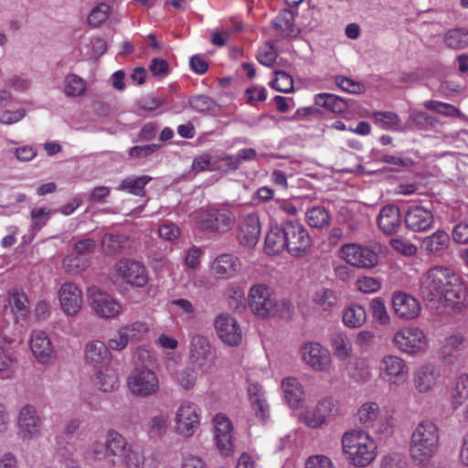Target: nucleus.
<instances>
[{
    "mask_svg": "<svg viewBox=\"0 0 468 468\" xmlns=\"http://www.w3.org/2000/svg\"><path fill=\"white\" fill-rule=\"evenodd\" d=\"M410 126L419 130H428L438 123V120L424 112H412L408 120Z\"/></svg>",
    "mask_w": 468,
    "mask_h": 468,
    "instance_id": "obj_48",
    "label": "nucleus"
},
{
    "mask_svg": "<svg viewBox=\"0 0 468 468\" xmlns=\"http://www.w3.org/2000/svg\"><path fill=\"white\" fill-rule=\"evenodd\" d=\"M314 102L317 106L323 107L334 113L345 112L348 104L343 98L332 93H319L314 96Z\"/></svg>",
    "mask_w": 468,
    "mask_h": 468,
    "instance_id": "obj_35",
    "label": "nucleus"
},
{
    "mask_svg": "<svg viewBox=\"0 0 468 468\" xmlns=\"http://www.w3.org/2000/svg\"><path fill=\"white\" fill-rule=\"evenodd\" d=\"M42 426L43 420L36 406L26 404L20 409L17 417V428L18 434L23 440H31L39 436Z\"/></svg>",
    "mask_w": 468,
    "mask_h": 468,
    "instance_id": "obj_10",
    "label": "nucleus"
},
{
    "mask_svg": "<svg viewBox=\"0 0 468 468\" xmlns=\"http://www.w3.org/2000/svg\"><path fill=\"white\" fill-rule=\"evenodd\" d=\"M101 246L105 253L114 255L128 250L130 240L125 234L106 233L101 238Z\"/></svg>",
    "mask_w": 468,
    "mask_h": 468,
    "instance_id": "obj_32",
    "label": "nucleus"
},
{
    "mask_svg": "<svg viewBox=\"0 0 468 468\" xmlns=\"http://www.w3.org/2000/svg\"><path fill=\"white\" fill-rule=\"evenodd\" d=\"M214 433L216 446L219 452L224 456L233 453V427L230 420L224 414H217L214 417Z\"/></svg>",
    "mask_w": 468,
    "mask_h": 468,
    "instance_id": "obj_17",
    "label": "nucleus"
},
{
    "mask_svg": "<svg viewBox=\"0 0 468 468\" xmlns=\"http://www.w3.org/2000/svg\"><path fill=\"white\" fill-rule=\"evenodd\" d=\"M85 359L96 367H103L111 364V352L103 342L91 341L86 345Z\"/></svg>",
    "mask_w": 468,
    "mask_h": 468,
    "instance_id": "obj_27",
    "label": "nucleus"
},
{
    "mask_svg": "<svg viewBox=\"0 0 468 468\" xmlns=\"http://www.w3.org/2000/svg\"><path fill=\"white\" fill-rule=\"evenodd\" d=\"M282 388L284 399L291 408H298L304 399L302 384L296 378L288 377L282 379Z\"/></svg>",
    "mask_w": 468,
    "mask_h": 468,
    "instance_id": "obj_29",
    "label": "nucleus"
},
{
    "mask_svg": "<svg viewBox=\"0 0 468 468\" xmlns=\"http://www.w3.org/2000/svg\"><path fill=\"white\" fill-rule=\"evenodd\" d=\"M88 298L92 310L101 318H114L122 313V305L96 287L88 290Z\"/></svg>",
    "mask_w": 468,
    "mask_h": 468,
    "instance_id": "obj_12",
    "label": "nucleus"
},
{
    "mask_svg": "<svg viewBox=\"0 0 468 468\" xmlns=\"http://www.w3.org/2000/svg\"><path fill=\"white\" fill-rule=\"evenodd\" d=\"M468 398V375H461L452 388V399L454 408L461 406Z\"/></svg>",
    "mask_w": 468,
    "mask_h": 468,
    "instance_id": "obj_47",
    "label": "nucleus"
},
{
    "mask_svg": "<svg viewBox=\"0 0 468 468\" xmlns=\"http://www.w3.org/2000/svg\"><path fill=\"white\" fill-rule=\"evenodd\" d=\"M171 304L176 308L178 315L186 321H191L196 315V309L192 303L186 299H176L171 301Z\"/></svg>",
    "mask_w": 468,
    "mask_h": 468,
    "instance_id": "obj_57",
    "label": "nucleus"
},
{
    "mask_svg": "<svg viewBox=\"0 0 468 468\" xmlns=\"http://www.w3.org/2000/svg\"><path fill=\"white\" fill-rule=\"evenodd\" d=\"M344 454L355 466L366 467L377 456V444L367 433L359 430L346 431L342 437Z\"/></svg>",
    "mask_w": 468,
    "mask_h": 468,
    "instance_id": "obj_4",
    "label": "nucleus"
},
{
    "mask_svg": "<svg viewBox=\"0 0 468 468\" xmlns=\"http://www.w3.org/2000/svg\"><path fill=\"white\" fill-rule=\"evenodd\" d=\"M372 315L381 324L389 323V314L387 311L384 301L380 297H376L370 302Z\"/></svg>",
    "mask_w": 468,
    "mask_h": 468,
    "instance_id": "obj_55",
    "label": "nucleus"
},
{
    "mask_svg": "<svg viewBox=\"0 0 468 468\" xmlns=\"http://www.w3.org/2000/svg\"><path fill=\"white\" fill-rule=\"evenodd\" d=\"M424 107L427 110L446 115V116H455L459 113V110L449 103H445L439 101H426L424 102Z\"/></svg>",
    "mask_w": 468,
    "mask_h": 468,
    "instance_id": "obj_58",
    "label": "nucleus"
},
{
    "mask_svg": "<svg viewBox=\"0 0 468 468\" xmlns=\"http://www.w3.org/2000/svg\"><path fill=\"white\" fill-rule=\"evenodd\" d=\"M144 455L139 446L131 445L123 456V463L127 468H143Z\"/></svg>",
    "mask_w": 468,
    "mask_h": 468,
    "instance_id": "obj_51",
    "label": "nucleus"
},
{
    "mask_svg": "<svg viewBox=\"0 0 468 468\" xmlns=\"http://www.w3.org/2000/svg\"><path fill=\"white\" fill-rule=\"evenodd\" d=\"M277 56L273 45L268 42L259 49L257 59L261 64L271 68L274 65Z\"/></svg>",
    "mask_w": 468,
    "mask_h": 468,
    "instance_id": "obj_60",
    "label": "nucleus"
},
{
    "mask_svg": "<svg viewBox=\"0 0 468 468\" xmlns=\"http://www.w3.org/2000/svg\"><path fill=\"white\" fill-rule=\"evenodd\" d=\"M392 308L398 317L405 320L418 317L421 311L420 303L415 297L401 292L393 294Z\"/></svg>",
    "mask_w": 468,
    "mask_h": 468,
    "instance_id": "obj_20",
    "label": "nucleus"
},
{
    "mask_svg": "<svg viewBox=\"0 0 468 468\" xmlns=\"http://www.w3.org/2000/svg\"><path fill=\"white\" fill-rule=\"evenodd\" d=\"M450 237L444 230H437L425 237L421 241V249L431 255H439L449 245Z\"/></svg>",
    "mask_w": 468,
    "mask_h": 468,
    "instance_id": "obj_33",
    "label": "nucleus"
},
{
    "mask_svg": "<svg viewBox=\"0 0 468 468\" xmlns=\"http://www.w3.org/2000/svg\"><path fill=\"white\" fill-rule=\"evenodd\" d=\"M190 107L197 112H206L213 111L217 104L213 99L206 95H197L188 100Z\"/></svg>",
    "mask_w": 468,
    "mask_h": 468,
    "instance_id": "obj_54",
    "label": "nucleus"
},
{
    "mask_svg": "<svg viewBox=\"0 0 468 468\" xmlns=\"http://www.w3.org/2000/svg\"><path fill=\"white\" fill-rule=\"evenodd\" d=\"M313 303L319 311L329 312L336 305L337 297L333 290L322 288L314 293Z\"/></svg>",
    "mask_w": 468,
    "mask_h": 468,
    "instance_id": "obj_40",
    "label": "nucleus"
},
{
    "mask_svg": "<svg viewBox=\"0 0 468 468\" xmlns=\"http://www.w3.org/2000/svg\"><path fill=\"white\" fill-rule=\"evenodd\" d=\"M303 360L314 370L326 372L330 369L332 360L329 352L317 342H308L301 346Z\"/></svg>",
    "mask_w": 468,
    "mask_h": 468,
    "instance_id": "obj_15",
    "label": "nucleus"
},
{
    "mask_svg": "<svg viewBox=\"0 0 468 468\" xmlns=\"http://www.w3.org/2000/svg\"><path fill=\"white\" fill-rule=\"evenodd\" d=\"M129 390L136 397L148 398L160 389V381L156 373L145 366H137L127 379Z\"/></svg>",
    "mask_w": 468,
    "mask_h": 468,
    "instance_id": "obj_6",
    "label": "nucleus"
},
{
    "mask_svg": "<svg viewBox=\"0 0 468 468\" xmlns=\"http://www.w3.org/2000/svg\"><path fill=\"white\" fill-rule=\"evenodd\" d=\"M395 424L396 420L393 412L388 410H383L371 429L376 434L387 438L393 434Z\"/></svg>",
    "mask_w": 468,
    "mask_h": 468,
    "instance_id": "obj_37",
    "label": "nucleus"
},
{
    "mask_svg": "<svg viewBox=\"0 0 468 468\" xmlns=\"http://www.w3.org/2000/svg\"><path fill=\"white\" fill-rule=\"evenodd\" d=\"M215 329L218 337L231 346H239L242 339L240 326L233 316L220 314L215 319Z\"/></svg>",
    "mask_w": 468,
    "mask_h": 468,
    "instance_id": "obj_18",
    "label": "nucleus"
},
{
    "mask_svg": "<svg viewBox=\"0 0 468 468\" xmlns=\"http://www.w3.org/2000/svg\"><path fill=\"white\" fill-rule=\"evenodd\" d=\"M378 374L383 380L399 385L407 379L409 367L399 356L386 355L379 361Z\"/></svg>",
    "mask_w": 468,
    "mask_h": 468,
    "instance_id": "obj_13",
    "label": "nucleus"
},
{
    "mask_svg": "<svg viewBox=\"0 0 468 468\" xmlns=\"http://www.w3.org/2000/svg\"><path fill=\"white\" fill-rule=\"evenodd\" d=\"M248 303L251 312L259 317L268 318L275 314L277 301L271 289L264 283L251 286Z\"/></svg>",
    "mask_w": 468,
    "mask_h": 468,
    "instance_id": "obj_7",
    "label": "nucleus"
},
{
    "mask_svg": "<svg viewBox=\"0 0 468 468\" xmlns=\"http://www.w3.org/2000/svg\"><path fill=\"white\" fill-rule=\"evenodd\" d=\"M331 346L333 348L334 355L341 360L346 359L351 355V342L347 335L343 333H334L332 335Z\"/></svg>",
    "mask_w": 468,
    "mask_h": 468,
    "instance_id": "obj_41",
    "label": "nucleus"
},
{
    "mask_svg": "<svg viewBox=\"0 0 468 468\" xmlns=\"http://www.w3.org/2000/svg\"><path fill=\"white\" fill-rule=\"evenodd\" d=\"M85 80L74 73L68 74L64 79V94L69 98L81 96L86 91Z\"/></svg>",
    "mask_w": 468,
    "mask_h": 468,
    "instance_id": "obj_43",
    "label": "nucleus"
},
{
    "mask_svg": "<svg viewBox=\"0 0 468 468\" xmlns=\"http://www.w3.org/2000/svg\"><path fill=\"white\" fill-rule=\"evenodd\" d=\"M340 255L348 264L356 268L370 269L378 263V255L374 250L355 243L343 245Z\"/></svg>",
    "mask_w": 468,
    "mask_h": 468,
    "instance_id": "obj_8",
    "label": "nucleus"
},
{
    "mask_svg": "<svg viewBox=\"0 0 468 468\" xmlns=\"http://www.w3.org/2000/svg\"><path fill=\"white\" fill-rule=\"evenodd\" d=\"M52 211L46 207H37L31 211V223L34 229L39 230L49 220Z\"/></svg>",
    "mask_w": 468,
    "mask_h": 468,
    "instance_id": "obj_61",
    "label": "nucleus"
},
{
    "mask_svg": "<svg viewBox=\"0 0 468 468\" xmlns=\"http://www.w3.org/2000/svg\"><path fill=\"white\" fill-rule=\"evenodd\" d=\"M439 440L437 426L431 420L420 421L410 438V454L412 460L419 464L428 463L438 451Z\"/></svg>",
    "mask_w": 468,
    "mask_h": 468,
    "instance_id": "obj_3",
    "label": "nucleus"
},
{
    "mask_svg": "<svg viewBox=\"0 0 468 468\" xmlns=\"http://www.w3.org/2000/svg\"><path fill=\"white\" fill-rule=\"evenodd\" d=\"M110 13L111 6L108 4L101 3L91 10L88 22L91 27H98L107 20Z\"/></svg>",
    "mask_w": 468,
    "mask_h": 468,
    "instance_id": "obj_53",
    "label": "nucleus"
},
{
    "mask_svg": "<svg viewBox=\"0 0 468 468\" xmlns=\"http://www.w3.org/2000/svg\"><path fill=\"white\" fill-rule=\"evenodd\" d=\"M275 79L271 82V86L281 92H290L293 90V80L292 77L283 71H275Z\"/></svg>",
    "mask_w": 468,
    "mask_h": 468,
    "instance_id": "obj_52",
    "label": "nucleus"
},
{
    "mask_svg": "<svg viewBox=\"0 0 468 468\" xmlns=\"http://www.w3.org/2000/svg\"><path fill=\"white\" fill-rule=\"evenodd\" d=\"M169 413L158 410L153 413L147 420V431L151 435L161 436L167 431L169 426Z\"/></svg>",
    "mask_w": 468,
    "mask_h": 468,
    "instance_id": "obj_39",
    "label": "nucleus"
},
{
    "mask_svg": "<svg viewBox=\"0 0 468 468\" xmlns=\"http://www.w3.org/2000/svg\"><path fill=\"white\" fill-rule=\"evenodd\" d=\"M94 384L103 392H112L119 387L117 371L111 366L100 367L95 374Z\"/></svg>",
    "mask_w": 468,
    "mask_h": 468,
    "instance_id": "obj_30",
    "label": "nucleus"
},
{
    "mask_svg": "<svg viewBox=\"0 0 468 468\" xmlns=\"http://www.w3.org/2000/svg\"><path fill=\"white\" fill-rule=\"evenodd\" d=\"M335 84L344 91L351 94H361L365 91V86L345 76H335Z\"/></svg>",
    "mask_w": 468,
    "mask_h": 468,
    "instance_id": "obj_56",
    "label": "nucleus"
},
{
    "mask_svg": "<svg viewBox=\"0 0 468 468\" xmlns=\"http://www.w3.org/2000/svg\"><path fill=\"white\" fill-rule=\"evenodd\" d=\"M89 265L87 260L81 259L78 256H67L63 261L65 269L73 273H79L85 270Z\"/></svg>",
    "mask_w": 468,
    "mask_h": 468,
    "instance_id": "obj_63",
    "label": "nucleus"
},
{
    "mask_svg": "<svg viewBox=\"0 0 468 468\" xmlns=\"http://www.w3.org/2000/svg\"><path fill=\"white\" fill-rule=\"evenodd\" d=\"M131 444H128L125 438L115 431L107 433L105 441V457L112 465H120L123 463V456Z\"/></svg>",
    "mask_w": 468,
    "mask_h": 468,
    "instance_id": "obj_23",
    "label": "nucleus"
},
{
    "mask_svg": "<svg viewBox=\"0 0 468 468\" xmlns=\"http://www.w3.org/2000/svg\"><path fill=\"white\" fill-rule=\"evenodd\" d=\"M420 294L429 302H438L452 311L460 310L465 292L459 275L450 267L435 266L421 278Z\"/></svg>",
    "mask_w": 468,
    "mask_h": 468,
    "instance_id": "obj_1",
    "label": "nucleus"
},
{
    "mask_svg": "<svg viewBox=\"0 0 468 468\" xmlns=\"http://www.w3.org/2000/svg\"><path fill=\"white\" fill-rule=\"evenodd\" d=\"M174 378L182 388L189 390L196 385L197 374L194 368L186 367L177 370L174 374Z\"/></svg>",
    "mask_w": 468,
    "mask_h": 468,
    "instance_id": "obj_50",
    "label": "nucleus"
},
{
    "mask_svg": "<svg viewBox=\"0 0 468 468\" xmlns=\"http://www.w3.org/2000/svg\"><path fill=\"white\" fill-rule=\"evenodd\" d=\"M306 220L309 226L319 229L329 225L330 216L324 207L315 206L306 211Z\"/></svg>",
    "mask_w": 468,
    "mask_h": 468,
    "instance_id": "obj_46",
    "label": "nucleus"
},
{
    "mask_svg": "<svg viewBox=\"0 0 468 468\" xmlns=\"http://www.w3.org/2000/svg\"><path fill=\"white\" fill-rule=\"evenodd\" d=\"M311 247V237L298 220L289 219L271 228L265 238V250L277 254L286 250L292 256H300Z\"/></svg>",
    "mask_w": 468,
    "mask_h": 468,
    "instance_id": "obj_2",
    "label": "nucleus"
},
{
    "mask_svg": "<svg viewBox=\"0 0 468 468\" xmlns=\"http://www.w3.org/2000/svg\"><path fill=\"white\" fill-rule=\"evenodd\" d=\"M306 468H335L332 461L324 455H314L306 461Z\"/></svg>",
    "mask_w": 468,
    "mask_h": 468,
    "instance_id": "obj_64",
    "label": "nucleus"
},
{
    "mask_svg": "<svg viewBox=\"0 0 468 468\" xmlns=\"http://www.w3.org/2000/svg\"><path fill=\"white\" fill-rule=\"evenodd\" d=\"M445 45L452 49H463L468 46V30L452 28L444 35Z\"/></svg>",
    "mask_w": 468,
    "mask_h": 468,
    "instance_id": "obj_45",
    "label": "nucleus"
},
{
    "mask_svg": "<svg viewBox=\"0 0 468 468\" xmlns=\"http://www.w3.org/2000/svg\"><path fill=\"white\" fill-rule=\"evenodd\" d=\"M117 269L128 283L143 287L148 282L145 267L139 261L123 259L117 264Z\"/></svg>",
    "mask_w": 468,
    "mask_h": 468,
    "instance_id": "obj_24",
    "label": "nucleus"
},
{
    "mask_svg": "<svg viewBox=\"0 0 468 468\" xmlns=\"http://www.w3.org/2000/svg\"><path fill=\"white\" fill-rule=\"evenodd\" d=\"M295 15L290 9H282L279 14L272 19V27L283 33L286 37H296L300 33L301 29L296 27Z\"/></svg>",
    "mask_w": 468,
    "mask_h": 468,
    "instance_id": "obj_28",
    "label": "nucleus"
},
{
    "mask_svg": "<svg viewBox=\"0 0 468 468\" xmlns=\"http://www.w3.org/2000/svg\"><path fill=\"white\" fill-rule=\"evenodd\" d=\"M393 341L399 350L409 354H416L426 346L425 335L417 327H406L398 331Z\"/></svg>",
    "mask_w": 468,
    "mask_h": 468,
    "instance_id": "obj_16",
    "label": "nucleus"
},
{
    "mask_svg": "<svg viewBox=\"0 0 468 468\" xmlns=\"http://www.w3.org/2000/svg\"><path fill=\"white\" fill-rule=\"evenodd\" d=\"M8 302L11 312L14 314L16 322L24 320L28 314L29 305L27 295L24 292H14L9 295Z\"/></svg>",
    "mask_w": 468,
    "mask_h": 468,
    "instance_id": "obj_42",
    "label": "nucleus"
},
{
    "mask_svg": "<svg viewBox=\"0 0 468 468\" xmlns=\"http://www.w3.org/2000/svg\"><path fill=\"white\" fill-rule=\"evenodd\" d=\"M404 218L407 228L415 232L426 231L434 223L431 211L420 206L410 207Z\"/></svg>",
    "mask_w": 468,
    "mask_h": 468,
    "instance_id": "obj_25",
    "label": "nucleus"
},
{
    "mask_svg": "<svg viewBox=\"0 0 468 468\" xmlns=\"http://www.w3.org/2000/svg\"><path fill=\"white\" fill-rule=\"evenodd\" d=\"M215 352L208 339L195 334L190 338L189 360L197 368L206 371L213 365Z\"/></svg>",
    "mask_w": 468,
    "mask_h": 468,
    "instance_id": "obj_9",
    "label": "nucleus"
},
{
    "mask_svg": "<svg viewBox=\"0 0 468 468\" xmlns=\"http://www.w3.org/2000/svg\"><path fill=\"white\" fill-rule=\"evenodd\" d=\"M152 180V177L147 175L140 176H129L123 179L119 186L118 189L127 191L133 195L144 197L145 195V186Z\"/></svg>",
    "mask_w": 468,
    "mask_h": 468,
    "instance_id": "obj_38",
    "label": "nucleus"
},
{
    "mask_svg": "<svg viewBox=\"0 0 468 468\" xmlns=\"http://www.w3.org/2000/svg\"><path fill=\"white\" fill-rule=\"evenodd\" d=\"M338 411L337 405L331 398H324L318 401L314 408L306 409L302 413L303 421L310 428L321 427L328 418L335 416Z\"/></svg>",
    "mask_w": 468,
    "mask_h": 468,
    "instance_id": "obj_14",
    "label": "nucleus"
},
{
    "mask_svg": "<svg viewBox=\"0 0 468 468\" xmlns=\"http://www.w3.org/2000/svg\"><path fill=\"white\" fill-rule=\"evenodd\" d=\"M343 323L349 328L362 326L367 321L366 309L360 304H350L342 314Z\"/></svg>",
    "mask_w": 468,
    "mask_h": 468,
    "instance_id": "obj_36",
    "label": "nucleus"
},
{
    "mask_svg": "<svg viewBox=\"0 0 468 468\" xmlns=\"http://www.w3.org/2000/svg\"><path fill=\"white\" fill-rule=\"evenodd\" d=\"M237 208V207L222 206L200 210L196 215L197 227L212 233H227L235 226Z\"/></svg>",
    "mask_w": 468,
    "mask_h": 468,
    "instance_id": "obj_5",
    "label": "nucleus"
},
{
    "mask_svg": "<svg viewBox=\"0 0 468 468\" xmlns=\"http://www.w3.org/2000/svg\"><path fill=\"white\" fill-rule=\"evenodd\" d=\"M61 309L68 315H75L80 310L83 299L81 291L72 282H65L58 291Z\"/></svg>",
    "mask_w": 468,
    "mask_h": 468,
    "instance_id": "obj_21",
    "label": "nucleus"
},
{
    "mask_svg": "<svg viewBox=\"0 0 468 468\" xmlns=\"http://www.w3.org/2000/svg\"><path fill=\"white\" fill-rule=\"evenodd\" d=\"M375 123L383 130H391L397 127L400 119L399 115L393 112H375L373 113Z\"/></svg>",
    "mask_w": 468,
    "mask_h": 468,
    "instance_id": "obj_49",
    "label": "nucleus"
},
{
    "mask_svg": "<svg viewBox=\"0 0 468 468\" xmlns=\"http://www.w3.org/2000/svg\"><path fill=\"white\" fill-rule=\"evenodd\" d=\"M240 263L237 257L230 254L218 256L212 266L215 273L221 278H230L239 271Z\"/></svg>",
    "mask_w": 468,
    "mask_h": 468,
    "instance_id": "obj_31",
    "label": "nucleus"
},
{
    "mask_svg": "<svg viewBox=\"0 0 468 468\" xmlns=\"http://www.w3.org/2000/svg\"><path fill=\"white\" fill-rule=\"evenodd\" d=\"M199 411L196 404L184 401L176 412V432L184 437L192 436L200 422Z\"/></svg>",
    "mask_w": 468,
    "mask_h": 468,
    "instance_id": "obj_11",
    "label": "nucleus"
},
{
    "mask_svg": "<svg viewBox=\"0 0 468 468\" xmlns=\"http://www.w3.org/2000/svg\"><path fill=\"white\" fill-rule=\"evenodd\" d=\"M382 410L376 402H367L358 409L356 416L360 423L371 429Z\"/></svg>",
    "mask_w": 468,
    "mask_h": 468,
    "instance_id": "obj_44",
    "label": "nucleus"
},
{
    "mask_svg": "<svg viewBox=\"0 0 468 468\" xmlns=\"http://www.w3.org/2000/svg\"><path fill=\"white\" fill-rule=\"evenodd\" d=\"M30 348L36 359L48 364L55 357V350L46 332L34 330L30 337Z\"/></svg>",
    "mask_w": 468,
    "mask_h": 468,
    "instance_id": "obj_22",
    "label": "nucleus"
},
{
    "mask_svg": "<svg viewBox=\"0 0 468 468\" xmlns=\"http://www.w3.org/2000/svg\"><path fill=\"white\" fill-rule=\"evenodd\" d=\"M378 225L386 234H393L398 231L401 224L399 208L394 205L383 207L378 217Z\"/></svg>",
    "mask_w": 468,
    "mask_h": 468,
    "instance_id": "obj_26",
    "label": "nucleus"
},
{
    "mask_svg": "<svg viewBox=\"0 0 468 468\" xmlns=\"http://www.w3.org/2000/svg\"><path fill=\"white\" fill-rule=\"evenodd\" d=\"M261 237V223L257 213H249L239 225L238 239L242 246L254 247Z\"/></svg>",
    "mask_w": 468,
    "mask_h": 468,
    "instance_id": "obj_19",
    "label": "nucleus"
},
{
    "mask_svg": "<svg viewBox=\"0 0 468 468\" xmlns=\"http://www.w3.org/2000/svg\"><path fill=\"white\" fill-rule=\"evenodd\" d=\"M356 286L361 292L373 293L380 290L381 280L375 277L363 276L356 280Z\"/></svg>",
    "mask_w": 468,
    "mask_h": 468,
    "instance_id": "obj_59",
    "label": "nucleus"
},
{
    "mask_svg": "<svg viewBox=\"0 0 468 468\" xmlns=\"http://www.w3.org/2000/svg\"><path fill=\"white\" fill-rule=\"evenodd\" d=\"M121 329L124 331L126 336L131 341L140 339L148 331V326L144 322H135L122 326Z\"/></svg>",
    "mask_w": 468,
    "mask_h": 468,
    "instance_id": "obj_62",
    "label": "nucleus"
},
{
    "mask_svg": "<svg viewBox=\"0 0 468 468\" xmlns=\"http://www.w3.org/2000/svg\"><path fill=\"white\" fill-rule=\"evenodd\" d=\"M437 373L432 365H424L420 367L414 376V384L420 392L431 390L436 383Z\"/></svg>",
    "mask_w": 468,
    "mask_h": 468,
    "instance_id": "obj_34",
    "label": "nucleus"
}]
</instances>
